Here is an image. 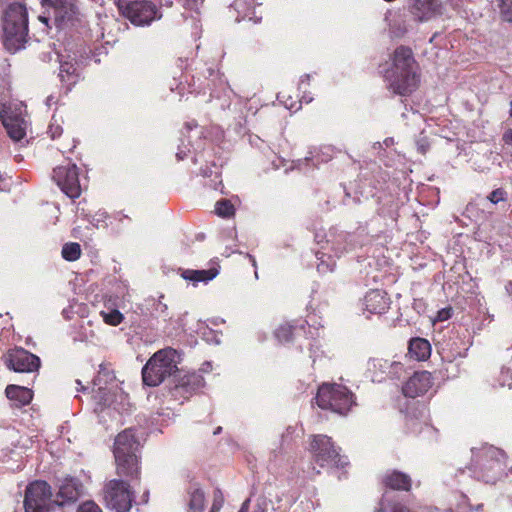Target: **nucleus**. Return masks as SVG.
Listing matches in <instances>:
<instances>
[{"label": "nucleus", "instance_id": "nucleus-26", "mask_svg": "<svg viewBox=\"0 0 512 512\" xmlns=\"http://www.w3.org/2000/svg\"><path fill=\"white\" fill-rule=\"evenodd\" d=\"M218 274V269L212 267L207 270H185L182 273V277L186 280L194 282H207L214 279Z\"/></svg>", "mask_w": 512, "mask_h": 512}, {"label": "nucleus", "instance_id": "nucleus-25", "mask_svg": "<svg viewBox=\"0 0 512 512\" xmlns=\"http://www.w3.org/2000/svg\"><path fill=\"white\" fill-rule=\"evenodd\" d=\"M105 324L109 326H118L124 321V315L114 307V304L109 300L105 302L103 310L100 311Z\"/></svg>", "mask_w": 512, "mask_h": 512}, {"label": "nucleus", "instance_id": "nucleus-41", "mask_svg": "<svg viewBox=\"0 0 512 512\" xmlns=\"http://www.w3.org/2000/svg\"><path fill=\"white\" fill-rule=\"evenodd\" d=\"M222 503L223 495L220 490H217L214 494V502L212 504L210 512H219L220 508L222 507Z\"/></svg>", "mask_w": 512, "mask_h": 512}, {"label": "nucleus", "instance_id": "nucleus-10", "mask_svg": "<svg viewBox=\"0 0 512 512\" xmlns=\"http://www.w3.org/2000/svg\"><path fill=\"white\" fill-rule=\"evenodd\" d=\"M205 384L204 378L197 372H183L178 368L168 388L172 397L176 400L189 399Z\"/></svg>", "mask_w": 512, "mask_h": 512}, {"label": "nucleus", "instance_id": "nucleus-33", "mask_svg": "<svg viewBox=\"0 0 512 512\" xmlns=\"http://www.w3.org/2000/svg\"><path fill=\"white\" fill-rule=\"evenodd\" d=\"M215 212L218 216L229 218L235 213L233 204L227 199H221L216 202Z\"/></svg>", "mask_w": 512, "mask_h": 512}, {"label": "nucleus", "instance_id": "nucleus-12", "mask_svg": "<svg viewBox=\"0 0 512 512\" xmlns=\"http://www.w3.org/2000/svg\"><path fill=\"white\" fill-rule=\"evenodd\" d=\"M2 360L6 367L18 373L36 372L41 366L40 358L21 347L9 349Z\"/></svg>", "mask_w": 512, "mask_h": 512}, {"label": "nucleus", "instance_id": "nucleus-15", "mask_svg": "<svg viewBox=\"0 0 512 512\" xmlns=\"http://www.w3.org/2000/svg\"><path fill=\"white\" fill-rule=\"evenodd\" d=\"M83 494V484L75 477H65L58 484V492L56 493L55 503L57 506L76 502Z\"/></svg>", "mask_w": 512, "mask_h": 512}, {"label": "nucleus", "instance_id": "nucleus-28", "mask_svg": "<svg viewBox=\"0 0 512 512\" xmlns=\"http://www.w3.org/2000/svg\"><path fill=\"white\" fill-rule=\"evenodd\" d=\"M59 77L63 83H66L68 87L77 83L79 74L77 73V67L71 62L61 63L59 69Z\"/></svg>", "mask_w": 512, "mask_h": 512}, {"label": "nucleus", "instance_id": "nucleus-8", "mask_svg": "<svg viewBox=\"0 0 512 512\" xmlns=\"http://www.w3.org/2000/svg\"><path fill=\"white\" fill-rule=\"evenodd\" d=\"M506 453L494 446L483 448L477 461L481 476L486 483L494 484L502 477L506 468Z\"/></svg>", "mask_w": 512, "mask_h": 512}, {"label": "nucleus", "instance_id": "nucleus-40", "mask_svg": "<svg viewBox=\"0 0 512 512\" xmlns=\"http://www.w3.org/2000/svg\"><path fill=\"white\" fill-rule=\"evenodd\" d=\"M416 146H417V150L421 153V154H426L427 151L429 150L430 148V143L427 139L426 136H420L417 140H416Z\"/></svg>", "mask_w": 512, "mask_h": 512}, {"label": "nucleus", "instance_id": "nucleus-32", "mask_svg": "<svg viewBox=\"0 0 512 512\" xmlns=\"http://www.w3.org/2000/svg\"><path fill=\"white\" fill-rule=\"evenodd\" d=\"M500 387L512 386V354L510 359L501 367L499 377L497 379Z\"/></svg>", "mask_w": 512, "mask_h": 512}, {"label": "nucleus", "instance_id": "nucleus-35", "mask_svg": "<svg viewBox=\"0 0 512 512\" xmlns=\"http://www.w3.org/2000/svg\"><path fill=\"white\" fill-rule=\"evenodd\" d=\"M500 17L502 21L512 23V0H501Z\"/></svg>", "mask_w": 512, "mask_h": 512}, {"label": "nucleus", "instance_id": "nucleus-47", "mask_svg": "<svg viewBox=\"0 0 512 512\" xmlns=\"http://www.w3.org/2000/svg\"><path fill=\"white\" fill-rule=\"evenodd\" d=\"M265 500L262 503L258 502L253 512H265Z\"/></svg>", "mask_w": 512, "mask_h": 512}, {"label": "nucleus", "instance_id": "nucleus-27", "mask_svg": "<svg viewBox=\"0 0 512 512\" xmlns=\"http://www.w3.org/2000/svg\"><path fill=\"white\" fill-rule=\"evenodd\" d=\"M189 509L191 512H202L205 505V495L203 490L197 485L193 484L189 488Z\"/></svg>", "mask_w": 512, "mask_h": 512}, {"label": "nucleus", "instance_id": "nucleus-42", "mask_svg": "<svg viewBox=\"0 0 512 512\" xmlns=\"http://www.w3.org/2000/svg\"><path fill=\"white\" fill-rule=\"evenodd\" d=\"M62 132H63L62 127L59 124L55 123V122H52L49 125L48 131H47V133L50 135V137L52 139H55V138L59 137L62 134Z\"/></svg>", "mask_w": 512, "mask_h": 512}, {"label": "nucleus", "instance_id": "nucleus-5", "mask_svg": "<svg viewBox=\"0 0 512 512\" xmlns=\"http://www.w3.org/2000/svg\"><path fill=\"white\" fill-rule=\"evenodd\" d=\"M120 14L135 26L150 25L162 17L160 8L151 0H119Z\"/></svg>", "mask_w": 512, "mask_h": 512}, {"label": "nucleus", "instance_id": "nucleus-36", "mask_svg": "<svg viewBox=\"0 0 512 512\" xmlns=\"http://www.w3.org/2000/svg\"><path fill=\"white\" fill-rule=\"evenodd\" d=\"M487 199L493 204H497L501 201H506L507 192L503 188H497L487 196Z\"/></svg>", "mask_w": 512, "mask_h": 512}, {"label": "nucleus", "instance_id": "nucleus-30", "mask_svg": "<svg viewBox=\"0 0 512 512\" xmlns=\"http://www.w3.org/2000/svg\"><path fill=\"white\" fill-rule=\"evenodd\" d=\"M252 8L253 0H234V2L230 5V9H234V11L237 13V16L235 17L237 22L249 16Z\"/></svg>", "mask_w": 512, "mask_h": 512}, {"label": "nucleus", "instance_id": "nucleus-53", "mask_svg": "<svg viewBox=\"0 0 512 512\" xmlns=\"http://www.w3.org/2000/svg\"><path fill=\"white\" fill-rule=\"evenodd\" d=\"M86 389H87V387H85V386H81V389H80V390H81V391H85Z\"/></svg>", "mask_w": 512, "mask_h": 512}, {"label": "nucleus", "instance_id": "nucleus-44", "mask_svg": "<svg viewBox=\"0 0 512 512\" xmlns=\"http://www.w3.org/2000/svg\"><path fill=\"white\" fill-rule=\"evenodd\" d=\"M451 310L450 309H442L438 312V320L439 321H445L451 317Z\"/></svg>", "mask_w": 512, "mask_h": 512}, {"label": "nucleus", "instance_id": "nucleus-39", "mask_svg": "<svg viewBox=\"0 0 512 512\" xmlns=\"http://www.w3.org/2000/svg\"><path fill=\"white\" fill-rule=\"evenodd\" d=\"M44 8L46 9V12H44L42 15H39L38 19H39V21L44 23L48 28H51V26L49 24L50 21H52L53 24L55 25L53 11L49 7H44Z\"/></svg>", "mask_w": 512, "mask_h": 512}, {"label": "nucleus", "instance_id": "nucleus-49", "mask_svg": "<svg viewBox=\"0 0 512 512\" xmlns=\"http://www.w3.org/2000/svg\"><path fill=\"white\" fill-rule=\"evenodd\" d=\"M197 122L196 121H191V122H186L185 123V129L189 132L191 131L193 128L197 127Z\"/></svg>", "mask_w": 512, "mask_h": 512}, {"label": "nucleus", "instance_id": "nucleus-29", "mask_svg": "<svg viewBox=\"0 0 512 512\" xmlns=\"http://www.w3.org/2000/svg\"><path fill=\"white\" fill-rule=\"evenodd\" d=\"M3 125L6 128L9 137L14 141H20L26 135L25 129L16 119L4 118Z\"/></svg>", "mask_w": 512, "mask_h": 512}, {"label": "nucleus", "instance_id": "nucleus-50", "mask_svg": "<svg viewBox=\"0 0 512 512\" xmlns=\"http://www.w3.org/2000/svg\"><path fill=\"white\" fill-rule=\"evenodd\" d=\"M506 290L512 296V281L506 285Z\"/></svg>", "mask_w": 512, "mask_h": 512}, {"label": "nucleus", "instance_id": "nucleus-45", "mask_svg": "<svg viewBox=\"0 0 512 512\" xmlns=\"http://www.w3.org/2000/svg\"><path fill=\"white\" fill-rule=\"evenodd\" d=\"M503 141L506 143V144H509V145H512V130H507L504 134H503Z\"/></svg>", "mask_w": 512, "mask_h": 512}, {"label": "nucleus", "instance_id": "nucleus-22", "mask_svg": "<svg viewBox=\"0 0 512 512\" xmlns=\"http://www.w3.org/2000/svg\"><path fill=\"white\" fill-rule=\"evenodd\" d=\"M6 397L14 402L17 408H21L31 403L33 391L27 387L10 384L5 389Z\"/></svg>", "mask_w": 512, "mask_h": 512}, {"label": "nucleus", "instance_id": "nucleus-34", "mask_svg": "<svg viewBox=\"0 0 512 512\" xmlns=\"http://www.w3.org/2000/svg\"><path fill=\"white\" fill-rule=\"evenodd\" d=\"M293 327L288 324L279 326L275 331V337L281 343H287L292 340Z\"/></svg>", "mask_w": 512, "mask_h": 512}, {"label": "nucleus", "instance_id": "nucleus-37", "mask_svg": "<svg viewBox=\"0 0 512 512\" xmlns=\"http://www.w3.org/2000/svg\"><path fill=\"white\" fill-rule=\"evenodd\" d=\"M328 259L330 260L329 262L324 260L323 258H319L320 262L317 265V270L319 273H327L332 272L334 270L336 266L335 261L332 260L330 256L328 257Z\"/></svg>", "mask_w": 512, "mask_h": 512}, {"label": "nucleus", "instance_id": "nucleus-23", "mask_svg": "<svg viewBox=\"0 0 512 512\" xmlns=\"http://www.w3.org/2000/svg\"><path fill=\"white\" fill-rule=\"evenodd\" d=\"M116 379L115 373L113 370L109 369L108 366L102 363L99 366V371L97 376L93 379L94 386H98V397L101 402L106 404L109 401V398L106 397V387L103 385H107L109 383L114 382Z\"/></svg>", "mask_w": 512, "mask_h": 512}, {"label": "nucleus", "instance_id": "nucleus-19", "mask_svg": "<svg viewBox=\"0 0 512 512\" xmlns=\"http://www.w3.org/2000/svg\"><path fill=\"white\" fill-rule=\"evenodd\" d=\"M441 8V0H414L411 13L418 21H426L436 15H440Z\"/></svg>", "mask_w": 512, "mask_h": 512}, {"label": "nucleus", "instance_id": "nucleus-13", "mask_svg": "<svg viewBox=\"0 0 512 512\" xmlns=\"http://www.w3.org/2000/svg\"><path fill=\"white\" fill-rule=\"evenodd\" d=\"M144 441L143 433L139 429L135 427L126 428L115 437L113 455H138Z\"/></svg>", "mask_w": 512, "mask_h": 512}, {"label": "nucleus", "instance_id": "nucleus-2", "mask_svg": "<svg viewBox=\"0 0 512 512\" xmlns=\"http://www.w3.org/2000/svg\"><path fill=\"white\" fill-rule=\"evenodd\" d=\"M28 22V11L24 4L13 2L4 10L1 26L3 43L8 51L14 53L25 48L30 40Z\"/></svg>", "mask_w": 512, "mask_h": 512}, {"label": "nucleus", "instance_id": "nucleus-38", "mask_svg": "<svg viewBox=\"0 0 512 512\" xmlns=\"http://www.w3.org/2000/svg\"><path fill=\"white\" fill-rule=\"evenodd\" d=\"M77 512H102V510L93 501H86L79 505Z\"/></svg>", "mask_w": 512, "mask_h": 512}, {"label": "nucleus", "instance_id": "nucleus-24", "mask_svg": "<svg viewBox=\"0 0 512 512\" xmlns=\"http://www.w3.org/2000/svg\"><path fill=\"white\" fill-rule=\"evenodd\" d=\"M408 351L411 358L424 361L431 354V345L428 340L420 337L412 338L409 341Z\"/></svg>", "mask_w": 512, "mask_h": 512}, {"label": "nucleus", "instance_id": "nucleus-43", "mask_svg": "<svg viewBox=\"0 0 512 512\" xmlns=\"http://www.w3.org/2000/svg\"><path fill=\"white\" fill-rule=\"evenodd\" d=\"M376 512H384L383 502L380 503V507L376 510ZM390 512H412V511L401 504H395L392 506Z\"/></svg>", "mask_w": 512, "mask_h": 512}, {"label": "nucleus", "instance_id": "nucleus-20", "mask_svg": "<svg viewBox=\"0 0 512 512\" xmlns=\"http://www.w3.org/2000/svg\"><path fill=\"white\" fill-rule=\"evenodd\" d=\"M382 484L391 490L408 492L412 487L411 477L399 470H390L382 478Z\"/></svg>", "mask_w": 512, "mask_h": 512}, {"label": "nucleus", "instance_id": "nucleus-4", "mask_svg": "<svg viewBox=\"0 0 512 512\" xmlns=\"http://www.w3.org/2000/svg\"><path fill=\"white\" fill-rule=\"evenodd\" d=\"M316 403L321 409L346 415L354 404V400L353 394L345 386L323 384L318 389Z\"/></svg>", "mask_w": 512, "mask_h": 512}, {"label": "nucleus", "instance_id": "nucleus-6", "mask_svg": "<svg viewBox=\"0 0 512 512\" xmlns=\"http://www.w3.org/2000/svg\"><path fill=\"white\" fill-rule=\"evenodd\" d=\"M309 451L313 461L321 467L333 466L344 468L348 462L339 453L331 437L323 434L311 436Z\"/></svg>", "mask_w": 512, "mask_h": 512}, {"label": "nucleus", "instance_id": "nucleus-3", "mask_svg": "<svg viewBox=\"0 0 512 512\" xmlns=\"http://www.w3.org/2000/svg\"><path fill=\"white\" fill-rule=\"evenodd\" d=\"M180 360L181 353L172 347L158 350L142 368L143 384L156 387L164 382L166 378H169V382H171L175 373L178 372Z\"/></svg>", "mask_w": 512, "mask_h": 512}, {"label": "nucleus", "instance_id": "nucleus-16", "mask_svg": "<svg viewBox=\"0 0 512 512\" xmlns=\"http://www.w3.org/2000/svg\"><path fill=\"white\" fill-rule=\"evenodd\" d=\"M116 474L127 481H138L141 475L140 456L114 455Z\"/></svg>", "mask_w": 512, "mask_h": 512}, {"label": "nucleus", "instance_id": "nucleus-17", "mask_svg": "<svg viewBox=\"0 0 512 512\" xmlns=\"http://www.w3.org/2000/svg\"><path fill=\"white\" fill-rule=\"evenodd\" d=\"M432 384V375L430 372H415L403 385L402 391L406 397L416 398L425 394L431 388Z\"/></svg>", "mask_w": 512, "mask_h": 512}, {"label": "nucleus", "instance_id": "nucleus-52", "mask_svg": "<svg viewBox=\"0 0 512 512\" xmlns=\"http://www.w3.org/2000/svg\"><path fill=\"white\" fill-rule=\"evenodd\" d=\"M510 106H511V108H510V116L512 117V100H511Z\"/></svg>", "mask_w": 512, "mask_h": 512}, {"label": "nucleus", "instance_id": "nucleus-51", "mask_svg": "<svg viewBox=\"0 0 512 512\" xmlns=\"http://www.w3.org/2000/svg\"><path fill=\"white\" fill-rule=\"evenodd\" d=\"M221 431H222V427H220V426H219V427H217V428L214 430L213 434H214V435H218Z\"/></svg>", "mask_w": 512, "mask_h": 512}, {"label": "nucleus", "instance_id": "nucleus-14", "mask_svg": "<svg viewBox=\"0 0 512 512\" xmlns=\"http://www.w3.org/2000/svg\"><path fill=\"white\" fill-rule=\"evenodd\" d=\"M43 7H49L53 11L55 27L62 29L72 22L78 8L76 0H41Z\"/></svg>", "mask_w": 512, "mask_h": 512}, {"label": "nucleus", "instance_id": "nucleus-31", "mask_svg": "<svg viewBox=\"0 0 512 512\" xmlns=\"http://www.w3.org/2000/svg\"><path fill=\"white\" fill-rule=\"evenodd\" d=\"M62 257L67 261H76L81 256V246L76 242H69L63 245L61 251Z\"/></svg>", "mask_w": 512, "mask_h": 512}, {"label": "nucleus", "instance_id": "nucleus-9", "mask_svg": "<svg viewBox=\"0 0 512 512\" xmlns=\"http://www.w3.org/2000/svg\"><path fill=\"white\" fill-rule=\"evenodd\" d=\"M103 497L107 507L116 512H129L134 500L130 485L123 479L108 481L103 489Z\"/></svg>", "mask_w": 512, "mask_h": 512}, {"label": "nucleus", "instance_id": "nucleus-46", "mask_svg": "<svg viewBox=\"0 0 512 512\" xmlns=\"http://www.w3.org/2000/svg\"><path fill=\"white\" fill-rule=\"evenodd\" d=\"M187 157V152L181 148L178 149L176 153V158L178 161L184 160Z\"/></svg>", "mask_w": 512, "mask_h": 512}, {"label": "nucleus", "instance_id": "nucleus-1", "mask_svg": "<svg viewBox=\"0 0 512 512\" xmlns=\"http://www.w3.org/2000/svg\"><path fill=\"white\" fill-rule=\"evenodd\" d=\"M392 66L385 70L384 78L393 94L408 96L419 86L417 62L410 47L400 45L392 54Z\"/></svg>", "mask_w": 512, "mask_h": 512}, {"label": "nucleus", "instance_id": "nucleus-21", "mask_svg": "<svg viewBox=\"0 0 512 512\" xmlns=\"http://www.w3.org/2000/svg\"><path fill=\"white\" fill-rule=\"evenodd\" d=\"M369 371L372 372V380L381 382L385 376L392 374L391 369L401 368V364L398 362H389L388 360L381 358H373L368 362Z\"/></svg>", "mask_w": 512, "mask_h": 512}, {"label": "nucleus", "instance_id": "nucleus-11", "mask_svg": "<svg viewBox=\"0 0 512 512\" xmlns=\"http://www.w3.org/2000/svg\"><path fill=\"white\" fill-rule=\"evenodd\" d=\"M53 180L61 191L71 199L81 195L82 188L79 181V169L76 164L67 163L53 169Z\"/></svg>", "mask_w": 512, "mask_h": 512}, {"label": "nucleus", "instance_id": "nucleus-7", "mask_svg": "<svg viewBox=\"0 0 512 512\" xmlns=\"http://www.w3.org/2000/svg\"><path fill=\"white\" fill-rule=\"evenodd\" d=\"M52 496V488L46 481L35 480L29 483L24 492V511L54 512V507L57 505Z\"/></svg>", "mask_w": 512, "mask_h": 512}, {"label": "nucleus", "instance_id": "nucleus-48", "mask_svg": "<svg viewBox=\"0 0 512 512\" xmlns=\"http://www.w3.org/2000/svg\"><path fill=\"white\" fill-rule=\"evenodd\" d=\"M250 499H246L238 512H249Z\"/></svg>", "mask_w": 512, "mask_h": 512}, {"label": "nucleus", "instance_id": "nucleus-18", "mask_svg": "<svg viewBox=\"0 0 512 512\" xmlns=\"http://www.w3.org/2000/svg\"><path fill=\"white\" fill-rule=\"evenodd\" d=\"M363 305L370 314H383L389 309L390 298L385 291L374 289L366 293Z\"/></svg>", "mask_w": 512, "mask_h": 512}]
</instances>
